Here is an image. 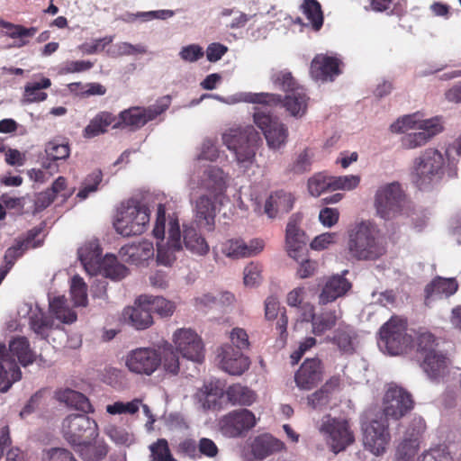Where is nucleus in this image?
Returning <instances> with one entry per match:
<instances>
[{
	"mask_svg": "<svg viewBox=\"0 0 461 461\" xmlns=\"http://www.w3.org/2000/svg\"><path fill=\"white\" fill-rule=\"evenodd\" d=\"M70 294L76 306H86L87 303L86 285L83 278L75 276L70 285Z\"/></svg>",
	"mask_w": 461,
	"mask_h": 461,
	"instance_id": "5fc2aeb1",
	"label": "nucleus"
},
{
	"mask_svg": "<svg viewBox=\"0 0 461 461\" xmlns=\"http://www.w3.org/2000/svg\"><path fill=\"white\" fill-rule=\"evenodd\" d=\"M436 337L430 332H422L419 334L417 338V350L423 357L426 354H430V352H437L435 350Z\"/></svg>",
	"mask_w": 461,
	"mask_h": 461,
	"instance_id": "052dcab7",
	"label": "nucleus"
},
{
	"mask_svg": "<svg viewBox=\"0 0 461 461\" xmlns=\"http://www.w3.org/2000/svg\"><path fill=\"white\" fill-rule=\"evenodd\" d=\"M64 438L73 447L93 440L98 436V426L86 414H70L62 421Z\"/></svg>",
	"mask_w": 461,
	"mask_h": 461,
	"instance_id": "1a4fd4ad",
	"label": "nucleus"
},
{
	"mask_svg": "<svg viewBox=\"0 0 461 461\" xmlns=\"http://www.w3.org/2000/svg\"><path fill=\"white\" fill-rule=\"evenodd\" d=\"M262 267L251 262L244 268V284L246 286H256L261 282Z\"/></svg>",
	"mask_w": 461,
	"mask_h": 461,
	"instance_id": "680f3d73",
	"label": "nucleus"
},
{
	"mask_svg": "<svg viewBox=\"0 0 461 461\" xmlns=\"http://www.w3.org/2000/svg\"><path fill=\"white\" fill-rule=\"evenodd\" d=\"M405 203V194L398 183L380 186L375 196V207L378 215L390 220L400 214Z\"/></svg>",
	"mask_w": 461,
	"mask_h": 461,
	"instance_id": "9d476101",
	"label": "nucleus"
},
{
	"mask_svg": "<svg viewBox=\"0 0 461 461\" xmlns=\"http://www.w3.org/2000/svg\"><path fill=\"white\" fill-rule=\"evenodd\" d=\"M222 140L235 153L238 164L249 167L255 160L261 138L254 127L249 125L243 129H230L223 134Z\"/></svg>",
	"mask_w": 461,
	"mask_h": 461,
	"instance_id": "7ed1b4c3",
	"label": "nucleus"
},
{
	"mask_svg": "<svg viewBox=\"0 0 461 461\" xmlns=\"http://www.w3.org/2000/svg\"><path fill=\"white\" fill-rule=\"evenodd\" d=\"M118 122V118L111 112L102 111L96 113L86 126L83 131V136L86 139H92L108 131V128Z\"/></svg>",
	"mask_w": 461,
	"mask_h": 461,
	"instance_id": "2f4dec72",
	"label": "nucleus"
},
{
	"mask_svg": "<svg viewBox=\"0 0 461 461\" xmlns=\"http://www.w3.org/2000/svg\"><path fill=\"white\" fill-rule=\"evenodd\" d=\"M342 61L337 57L317 54L310 65V76L316 82H333L342 70Z\"/></svg>",
	"mask_w": 461,
	"mask_h": 461,
	"instance_id": "f3484780",
	"label": "nucleus"
},
{
	"mask_svg": "<svg viewBox=\"0 0 461 461\" xmlns=\"http://www.w3.org/2000/svg\"><path fill=\"white\" fill-rule=\"evenodd\" d=\"M407 330V318L393 315L379 329V347L390 355L402 354L412 343V337Z\"/></svg>",
	"mask_w": 461,
	"mask_h": 461,
	"instance_id": "423d86ee",
	"label": "nucleus"
},
{
	"mask_svg": "<svg viewBox=\"0 0 461 461\" xmlns=\"http://www.w3.org/2000/svg\"><path fill=\"white\" fill-rule=\"evenodd\" d=\"M243 100L247 103L264 104L269 107L280 105L285 109L290 116L300 119L307 112L310 97L305 87H303L294 93L285 95V96L271 93H249L245 95Z\"/></svg>",
	"mask_w": 461,
	"mask_h": 461,
	"instance_id": "20e7f679",
	"label": "nucleus"
},
{
	"mask_svg": "<svg viewBox=\"0 0 461 461\" xmlns=\"http://www.w3.org/2000/svg\"><path fill=\"white\" fill-rule=\"evenodd\" d=\"M50 311L56 317L64 323H73L77 320V314L67 306V300L64 296L53 298L50 302Z\"/></svg>",
	"mask_w": 461,
	"mask_h": 461,
	"instance_id": "de8ad7c7",
	"label": "nucleus"
},
{
	"mask_svg": "<svg viewBox=\"0 0 461 461\" xmlns=\"http://www.w3.org/2000/svg\"><path fill=\"white\" fill-rule=\"evenodd\" d=\"M320 431L327 437L332 451L336 454L343 451L355 441L354 433L346 419L327 415L322 420Z\"/></svg>",
	"mask_w": 461,
	"mask_h": 461,
	"instance_id": "4468645a",
	"label": "nucleus"
},
{
	"mask_svg": "<svg viewBox=\"0 0 461 461\" xmlns=\"http://www.w3.org/2000/svg\"><path fill=\"white\" fill-rule=\"evenodd\" d=\"M125 366L130 372L146 376L152 375L160 366L172 375H176L180 369L178 354L168 342L131 350L126 356Z\"/></svg>",
	"mask_w": 461,
	"mask_h": 461,
	"instance_id": "f257e3e1",
	"label": "nucleus"
},
{
	"mask_svg": "<svg viewBox=\"0 0 461 461\" xmlns=\"http://www.w3.org/2000/svg\"><path fill=\"white\" fill-rule=\"evenodd\" d=\"M165 103L160 101L153 106L143 108L132 106L122 111L118 115V122L114 125L115 129L129 128L135 131L143 127L147 122L156 119L164 113L169 106V98L164 99Z\"/></svg>",
	"mask_w": 461,
	"mask_h": 461,
	"instance_id": "f8f14e48",
	"label": "nucleus"
},
{
	"mask_svg": "<svg viewBox=\"0 0 461 461\" xmlns=\"http://www.w3.org/2000/svg\"><path fill=\"white\" fill-rule=\"evenodd\" d=\"M119 253L127 262L139 265L153 258L154 247L152 242L143 240L122 247Z\"/></svg>",
	"mask_w": 461,
	"mask_h": 461,
	"instance_id": "473e14b6",
	"label": "nucleus"
},
{
	"mask_svg": "<svg viewBox=\"0 0 461 461\" xmlns=\"http://www.w3.org/2000/svg\"><path fill=\"white\" fill-rule=\"evenodd\" d=\"M78 258L84 266L85 269L91 275L101 271L102 263V249L97 240L86 242L78 249Z\"/></svg>",
	"mask_w": 461,
	"mask_h": 461,
	"instance_id": "a878e982",
	"label": "nucleus"
},
{
	"mask_svg": "<svg viewBox=\"0 0 461 461\" xmlns=\"http://www.w3.org/2000/svg\"><path fill=\"white\" fill-rule=\"evenodd\" d=\"M74 447L85 461H99L104 458L108 453V447L103 441L92 443V440H86V443Z\"/></svg>",
	"mask_w": 461,
	"mask_h": 461,
	"instance_id": "37998d69",
	"label": "nucleus"
},
{
	"mask_svg": "<svg viewBox=\"0 0 461 461\" xmlns=\"http://www.w3.org/2000/svg\"><path fill=\"white\" fill-rule=\"evenodd\" d=\"M421 366L431 379H438L446 373L447 358L438 351L430 352L423 357Z\"/></svg>",
	"mask_w": 461,
	"mask_h": 461,
	"instance_id": "ea45409f",
	"label": "nucleus"
},
{
	"mask_svg": "<svg viewBox=\"0 0 461 461\" xmlns=\"http://www.w3.org/2000/svg\"><path fill=\"white\" fill-rule=\"evenodd\" d=\"M105 434L116 444H128L131 436L122 428L111 425L105 429Z\"/></svg>",
	"mask_w": 461,
	"mask_h": 461,
	"instance_id": "338daca9",
	"label": "nucleus"
},
{
	"mask_svg": "<svg viewBox=\"0 0 461 461\" xmlns=\"http://www.w3.org/2000/svg\"><path fill=\"white\" fill-rule=\"evenodd\" d=\"M228 400L232 404H239L244 406L251 405L257 399V394L254 391L247 386L240 384L229 386L226 391Z\"/></svg>",
	"mask_w": 461,
	"mask_h": 461,
	"instance_id": "a18cd8bd",
	"label": "nucleus"
},
{
	"mask_svg": "<svg viewBox=\"0 0 461 461\" xmlns=\"http://www.w3.org/2000/svg\"><path fill=\"white\" fill-rule=\"evenodd\" d=\"M284 448V442L269 434L256 437L251 444V453L258 461L263 460L274 453L280 452Z\"/></svg>",
	"mask_w": 461,
	"mask_h": 461,
	"instance_id": "72a5a7b5",
	"label": "nucleus"
},
{
	"mask_svg": "<svg viewBox=\"0 0 461 461\" xmlns=\"http://www.w3.org/2000/svg\"><path fill=\"white\" fill-rule=\"evenodd\" d=\"M103 174L101 170H95L89 174L83 182V186L77 196L81 200L87 198L90 193L95 192L102 182Z\"/></svg>",
	"mask_w": 461,
	"mask_h": 461,
	"instance_id": "4d7b16f0",
	"label": "nucleus"
},
{
	"mask_svg": "<svg viewBox=\"0 0 461 461\" xmlns=\"http://www.w3.org/2000/svg\"><path fill=\"white\" fill-rule=\"evenodd\" d=\"M264 244L261 240H255L247 245L240 240H229L222 244V253L231 258H240L257 255L263 249Z\"/></svg>",
	"mask_w": 461,
	"mask_h": 461,
	"instance_id": "c756f323",
	"label": "nucleus"
},
{
	"mask_svg": "<svg viewBox=\"0 0 461 461\" xmlns=\"http://www.w3.org/2000/svg\"><path fill=\"white\" fill-rule=\"evenodd\" d=\"M271 81L276 87L285 92V95L297 91V88L304 87L293 76L292 72L287 69L273 73L271 76Z\"/></svg>",
	"mask_w": 461,
	"mask_h": 461,
	"instance_id": "49530a36",
	"label": "nucleus"
},
{
	"mask_svg": "<svg viewBox=\"0 0 461 461\" xmlns=\"http://www.w3.org/2000/svg\"><path fill=\"white\" fill-rule=\"evenodd\" d=\"M420 131L408 133L402 138V146L406 149H416L425 145L433 136L439 133L443 127L439 119L431 118L420 122Z\"/></svg>",
	"mask_w": 461,
	"mask_h": 461,
	"instance_id": "4be33fe9",
	"label": "nucleus"
},
{
	"mask_svg": "<svg viewBox=\"0 0 461 461\" xmlns=\"http://www.w3.org/2000/svg\"><path fill=\"white\" fill-rule=\"evenodd\" d=\"M415 426L410 438H405L397 447L395 456L398 461H422V456H417L420 447V435L424 431L426 425L421 417L412 420Z\"/></svg>",
	"mask_w": 461,
	"mask_h": 461,
	"instance_id": "aec40b11",
	"label": "nucleus"
},
{
	"mask_svg": "<svg viewBox=\"0 0 461 461\" xmlns=\"http://www.w3.org/2000/svg\"><path fill=\"white\" fill-rule=\"evenodd\" d=\"M138 302L147 305L150 314L157 313L162 318L171 316L176 309L174 303L161 296L143 294L138 297Z\"/></svg>",
	"mask_w": 461,
	"mask_h": 461,
	"instance_id": "a19ab883",
	"label": "nucleus"
},
{
	"mask_svg": "<svg viewBox=\"0 0 461 461\" xmlns=\"http://www.w3.org/2000/svg\"><path fill=\"white\" fill-rule=\"evenodd\" d=\"M45 152L52 161L66 160L70 155V146L68 141L59 143L54 140L47 143Z\"/></svg>",
	"mask_w": 461,
	"mask_h": 461,
	"instance_id": "864d4df0",
	"label": "nucleus"
},
{
	"mask_svg": "<svg viewBox=\"0 0 461 461\" xmlns=\"http://www.w3.org/2000/svg\"><path fill=\"white\" fill-rule=\"evenodd\" d=\"M294 198L283 190L272 193L265 203V212L269 218L287 213L294 206Z\"/></svg>",
	"mask_w": 461,
	"mask_h": 461,
	"instance_id": "7c9ffc66",
	"label": "nucleus"
},
{
	"mask_svg": "<svg viewBox=\"0 0 461 461\" xmlns=\"http://www.w3.org/2000/svg\"><path fill=\"white\" fill-rule=\"evenodd\" d=\"M228 175L218 167H209L201 176L199 186L215 198L227 189Z\"/></svg>",
	"mask_w": 461,
	"mask_h": 461,
	"instance_id": "393cba45",
	"label": "nucleus"
},
{
	"mask_svg": "<svg viewBox=\"0 0 461 461\" xmlns=\"http://www.w3.org/2000/svg\"><path fill=\"white\" fill-rule=\"evenodd\" d=\"M257 423L256 417L248 409L232 411L219 420L221 433L227 438L243 437Z\"/></svg>",
	"mask_w": 461,
	"mask_h": 461,
	"instance_id": "2eb2a0df",
	"label": "nucleus"
},
{
	"mask_svg": "<svg viewBox=\"0 0 461 461\" xmlns=\"http://www.w3.org/2000/svg\"><path fill=\"white\" fill-rule=\"evenodd\" d=\"M458 288L459 284L456 277L435 276L424 287L425 306L431 307L438 301L450 298Z\"/></svg>",
	"mask_w": 461,
	"mask_h": 461,
	"instance_id": "a211bd4d",
	"label": "nucleus"
},
{
	"mask_svg": "<svg viewBox=\"0 0 461 461\" xmlns=\"http://www.w3.org/2000/svg\"><path fill=\"white\" fill-rule=\"evenodd\" d=\"M308 190L312 196H320L323 192L331 190L330 176L314 175L308 180Z\"/></svg>",
	"mask_w": 461,
	"mask_h": 461,
	"instance_id": "13d9d810",
	"label": "nucleus"
},
{
	"mask_svg": "<svg viewBox=\"0 0 461 461\" xmlns=\"http://www.w3.org/2000/svg\"><path fill=\"white\" fill-rule=\"evenodd\" d=\"M357 335L351 326H339L329 339L342 355H353L356 352Z\"/></svg>",
	"mask_w": 461,
	"mask_h": 461,
	"instance_id": "f704fd0d",
	"label": "nucleus"
},
{
	"mask_svg": "<svg viewBox=\"0 0 461 461\" xmlns=\"http://www.w3.org/2000/svg\"><path fill=\"white\" fill-rule=\"evenodd\" d=\"M323 377V365L319 358H306L294 375L296 385L302 390H312Z\"/></svg>",
	"mask_w": 461,
	"mask_h": 461,
	"instance_id": "412c9836",
	"label": "nucleus"
},
{
	"mask_svg": "<svg viewBox=\"0 0 461 461\" xmlns=\"http://www.w3.org/2000/svg\"><path fill=\"white\" fill-rule=\"evenodd\" d=\"M149 222V208L137 200L130 199L122 203L114 228L119 234L131 237L142 234Z\"/></svg>",
	"mask_w": 461,
	"mask_h": 461,
	"instance_id": "39448f33",
	"label": "nucleus"
},
{
	"mask_svg": "<svg viewBox=\"0 0 461 461\" xmlns=\"http://www.w3.org/2000/svg\"><path fill=\"white\" fill-rule=\"evenodd\" d=\"M183 244L187 250L198 256H205L210 250L206 240L193 224L184 225Z\"/></svg>",
	"mask_w": 461,
	"mask_h": 461,
	"instance_id": "e433bc0d",
	"label": "nucleus"
},
{
	"mask_svg": "<svg viewBox=\"0 0 461 461\" xmlns=\"http://www.w3.org/2000/svg\"><path fill=\"white\" fill-rule=\"evenodd\" d=\"M361 427L365 447L375 456L384 454L391 440L388 420L383 417L368 419Z\"/></svg>",
	"mask_w": 461,
	"mask_h": 461,
	"instance_id": "ddd939ff",
	"label": "nucleus"
},
{
	"mask_svg": "<svg viewBox=\"0 0 461 461\" xmlns=\"http://www.w3.org/2000/svg\"><path fill=\"white\" fill-rule=\"evenodd\" d=\"M173 342L176 345V353L183 357L196 363L204 360V349L202 339L191 329H178L173 334Z\"/></svg>",
	"mask_w": 461,
	"mask_h": 461,
	"instance_id": "dca6fc26",
	"label": "nucleus"
},
{
	"mask_svg": "<svg viewBox=\"0 0 461 461\" xmlns=\"http://www.w3.org/2000/svg\"><path fill=\"white\" fill-rule=\"evenodd\" d=\"M29 324L36 334L46 339L48 337L47 331L53 326V319L41 311H38L30 315Z\"/></svg>",
	"mask_w": 461,
	"mask_h": 461,
	"instance_id": "3c124183",
	"label": "nucleus"
},
{
	"mask_svg": "<svg viewBox=\"0 0 461 461\" xmlns=\"http://www.w3.org/2000/svg\"><path fill=\"white\" fill-rule=\"evenodd\" d=\"M301 221L302 218L297 214L292 215L285 230V243L288 255L296 261H299L300 258L308 251V237L300 228Z\"/></svg>",
	"mask_w": 461,
	"mask_h": 461,
	"instance_id": "6ab92c4d",
	"label": "nucleus"
},
{
	"mask_svg": "<svg viewBox=\"0 0 461 461\" xmlns=\"http://www.w3.org/2000/svg\"><path fill=\"white\" fill-rule=\"evenodd\" d=\"M22 372L16 360L11 359L5 354V346L0 345V392H7L12 384L19 381Z\"/></svg>",
	"mask_w": 461,
	"mask_h": 461,
	"instance_id": "bb28decb",
	"label": "nucleus"
},
{
	"mask_svg": "<svg viewBox=\"0 0 461 461\" xmlns=\"http://www.w3.org/2000/svg\"><path fill=\"white\" fill-rule=\"evenodd\" d=\"M152 461H167L172 454L165 438H159L150 447Z\"/></svg>",
	"mask_w": 461,
	"mask_h": 461,
	"instance_id": "bf43d9fd",
	"label": "nucleus"
},
{
	"mask_svg": "<svg viewBox=\"0 0 461 461\" xmlns=\"http://www.w3.org/2000/svg\"><path fill=\"white\" fill-rule=\"evenodd\" d=\"M101 270H103L104 277L113 280H121L128 275L127 267L120 264L114 255H106L104 258Z\"/></svg>",
	"mask_w": 461,
	"mask_h": 461,
	"instance_id": "09e8293b",
	"label": "nucleus"
},
{
	"mask_svg": "<svg viewBox=\"0 0 461 461\" xmlns=\"http://www.w3.org/2000/svg\"><path fill=\"white\" fill-rule=\"evenodd\" d=\"M195 222L209 231L213 230L215 224L216 207L206 195L200 196L195 203Z\"/></svg>",
	"mask_w": 461,
	"mask_h": 461,
	"instance_id": "c9c22d12",
	"label": "nucleus"
},
{
	"mask_svg": "<svg viewBox=\"0 0 461 461\" xmlns=\"http://www.w3.org/2000/svg\"><path fill=\"white\" fill-rule=\"evenodd\" d=\"M35 31H12L10 33H7L5 35L13 41L11 43L7 44L8 48H21L27 43H29V41L31 38L33 37Z\"/></svg>",
	"mask_w": 461,
	"mask_h": 461,
	"instance_id": "0e129e2a",
	"label": "nucleus"
},
{
	"mask_svg": "<svg viewBox=\"0 0 461 461\" xmlns=\"http://www.w3.org/2000/svg\"><path fill=\"white\" fill-rule=\"evenodd\" d=\"M219 158V149L211 140H205L202 145V150L197 157L198 160L215 161Z\"/></svg>",
	"mask_w": 461,
	"mask_h": 461,
	"instance_id": "774afa93",
	"label": "nucleus"
},
{
	"mask_svg": "<svg viewBox=\"0 0 461 461\" xmlns=\"http://www.w3.org/2000/svg\"><path fill=\"white\" fill-rule=\"evenodd\" d=\"M331 191L344 190L350 191L358 186L360 176L355 175L334 176H330Z\"/></svg>",
	"mask_w": 461,
	"mask_h": 461,
	"instance_id": "6e6d98bb",
	"label": "nucleus"
},
{
	"mask_svg": "<svg viewBox=\"0 0 461 461\" xmlns=\"http://www.w3.org/2000/svg\"><path fill=\"white\" fill-rule=\"evenodd\" d=\"M57 399L67 405L85 413L93 412V407L86 396L72 389H65L57 393Z\"/></svg>",
	"mask_w": 461,
	"mask_h": 461,
	"instance_id": "79ce46f5",
	"label": "nucleus"
},
{
	"mask_svg": "<svg viewBox=\"0 0 461 461\" xmlns=\"http://www.w3.org/2000/svg\"><path fill=\"white\" fill-rule=\"evenodd\" d=\"M40 233V230H31L25 240H17L15 245L8 248L4 256V263L13 267L16 260L31 247L35 237Z\"/></svg>",
	"mask_w": 461,
	"mask_h": 461,
	"instance_id": "c03bdc74",
	"label": "nucleus"
},
{
	"mask_svg": "<svg viewBox=\"0 0 461 461\" xmlns=\"http://www.w3.org/2000/svg\"><path fill=\"white\" fill-rule=\"evenodd\" d=\"M51 82L49 78L43 77L40 82L28 84L24 89V97L29 103L44 101L47 94L42 89L49 88Z\"/></svg>",
	"mask_w": 461,
	"mask_h": 461,
	"instance_id": "603ef678",
	"label": "nucleus"
},
{
	"mask_svg": "<svg viewBox=\"0 0 461 461\" xmlns=\"http://www.w3.org/2000/svg\"><path fill=\"white\" fill-rule=\"evenodd\" d=\"M312 166V155L309 154V149H303L296 158V159L290 166V171L294 174H303L310 171Z\"/></svg>",
	"mask_w": 461,
	"mask_h": 461,
	"instance_id": "e2e57ef3",
	"label": "nucleus"
},
{
	"mask_svg": "<svg viewBox=\"0 0 461 461\" xmlns=\"http://www.w3.org/2000/svg\"><path fill=\"white\" fill-rule=\"evenodd\" d=\"M222 370L230 375H240L249 367V359L231 345H224L218 354Z\"/></svg>",
	"mask_w": 461,
	"mask_h": 461,
	"instance_id": "b1692460",
	"label": "nucleus"
},
{
	"mask_svg": "<svg viewBox=\"0 0 461 461\" xmlns=\"http://www.w3.org/2000/svg\"><path fill=\"white\" fill-rule=\"evenodd\" d=\"M414 404L411 393L394 383H390L386 385L382 399V414L386 420H399L414 408Z\"/></svg>",
	"mask_w": 461,
	"mask_h": 461,
	"instance_id": "6e6552de",
	"label": "nucleus"
},
{
	"mask_svg": "<svg viewBox=\"0 0 461 461\" xmlns=\"http://www.w3.org/2000/svg\"><path fill=\"white\" fill-rule=\"evenodd\" d=\"M347 250L349 258L357 261H375L387 251L376 226L365 221L348 230Z\"/></svg>",
	"mask_w": 461,
	"mask_h": 461,
	"instance_id": "f03ea898",
	"label": "nucleus"
},
{
	"mask_svg": "<svg viewBox=\"0 0 461 461\" xmlns=\"http://www.w3.org/2000/svg\"><path fill=\"white\" fill-rule=\"evenodd\" d=\"M123 318L136 330H145L151 326L153 318L147 305L141 302L135 301V306L124 309Z\"/></svg>",
	"mask_w": 461,
	"mask_h": 461,
	"instance_id": "4c0bfd02",
	"label": "nucleus"
},
{
	"mask_svg": "<svg viewBox=\"0 0 461 461\" xmlns=\"http://www.w3.org/2000/svg\"><path fill=\"white\" fill-rule=\"evenodd\" d=\"M167 248L158 244L157 261L164 266H170L175 260V252L182 250L181 231L178 220L176 217L169 218Z\"/></svg>",
	"mask_w": 461,
	"mask_h": 461,
	"instance_id": "5701e85b",
	"label": "nucleus"
},
{
	"mask_svg": "<svg viewBox=\"0 0 461 461\" xmlns=\"http://www.w3.org/2000/svg\"><path fill=\"white\" fill-rule=\"evenodd\" d=\"M351 283L342 276L335 275L329 277L323 285L319 295V303L327 304L344 296L351 288Z\"/></svg>",
	"mask_w": 461,
	"mask_h": 461,
	"instance_id": "cd10ccee",
	"label": "nucleus"
},
{
	"mask_svg": "<svg viewBox=\"0 0 461 461\" xmlns=\"http://www.w3.org/2000/svg\"><path fill=\"white\" fill-rule=\"evenodd\" d=\"M302 7L303 13L309 22L307 25H312V29H321L323 24L321 4L317 0H304Z\"/></svg>",
	"mask_w": 461,
	"mask_h": 461,
	"instance_id": "8fccbe9b",
	"label": "nucleus"
},
{
	"mask_svg": "<svg viewBox=\"0 0 461 461\" xmlns=\"http://www.w3.org/2000/svg\"><path fill=\"white\" fill-rule=\"evenodd\" d=\"M444 166L442 153L436 149H427L413 161L412 180L421 189L442 177Z\"/></svg>",
	"mask_w": 461,
	"mask_h": 461,
	"instance_id": "0eeeda50",
	"label": "nucleus"
},
{
	"mask_svg": "<svg viewBox=\"0 0 461 461\" xmlns=\"http://www.w3.org/2000/svg\"><path fill=\"white\" fill-rule=\"evenodd\" d=\"M305 308L308 309V312H303V320L312 321V332L315 335H322L336 325L338 321L336 311H325L315 315L314 307L312 304L306 303Z\"/></svg>",
	"mask_w": 461,
	"mask_h": 461,
	"instance_id": "c85d7f7f",
	"label": "nucleus"
},
{
	"mask_svg": "<svg viewBox=\"0 0 461 461\" xmlns=\"http://www.w3.org/2000/svg\"><path fill=\"white\" fill-rule=\"evenodd\" d=\"M9 355L6 351L5 354L11 358H17L19 363L26 366L35 360L34 353L30 348V343L25 337H18L13 339L9 344Z\"/></svg>",
	"mask_w": 461,
	"mask_h": 461,
	"instance_id": "58836bf2",
	"label": "nucleus"
},
{
	"mask_svg": "<svg viewBox=\"0 0 461 461\" xmlns=\"http://www.w3.org/2000/svg\"><path fill=\"white\" fill-rule=\"evenodd\" d=\"M253 121L262 131L267 146L271 149H279L285 145L288 129L278 117L273 116L262 108H255Z\"/></svg>",
	"mask_w": 461,
	"mask_h": 461,
	"instance_id": "9b49d317",
	"label": "nucleus"
},
{
	"mask_svg": "<svg viewBox=\"0 0 461 461\" xmlns=\"http://www.w3.org/2000/svg\"><path fill=\"white\" fill-rule=\"evenodd\" d=\"M230 339L236 350L248 349L249 348V335L244 329L234 328L232 329Z\"/></svg>",
	"mask_w": 461,
	"mask_h": 461,
	"instance_id": "69168bd1",
	"label": "nucleus"
}]
</instances>
